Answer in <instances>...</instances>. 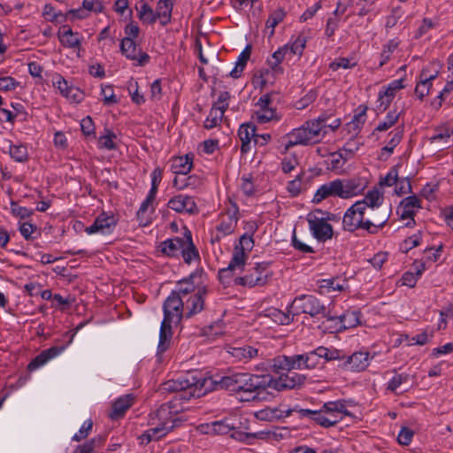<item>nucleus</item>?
<instances>
[{"label": "nucleus", "mask_w": 453, "mask_h": 453, "mask_svg": "<svg viewBox=\"0 0 453 453\" xmlns=\"http://www.w3.org/2000/svg\"><path fill=\"white\" fill-rule=\"evenodd\" d=\"M238 136L242 142L241 152L246 154L250 150L251 139L255 141L256 127L251 123H244L241 125L238 130Z\"/></svg>", "instance_id": "obj_26"}, {"label": "nucleus", "mask_w": 453, "mask_h": 453, "mask_svg": "<svg viewBox=\"0 0 453 453\" xmlns=\"http://www.w3.org/2000/svg\"><path fill=\"white\" fill-rule=\"evenodd\" d=\"M296 357L297 355L278 356L273 359H269L268 365L272 366V372L281 374L284 371L290 372L292 370H298Z\"/></svg>", "instance_id": "obj_19"}, {"label": "nucleus", "mask_w": 453, "mask_h": 453, "mask_svg": "<svg viewBox=\"0 0 453 453\" xmlns=\"http://www.w3.org/2000/svg\"><path fill=\"white\" fill-rule=\"evenodd\" d=\"M173 7V0H159L157 3L156 16L160 20L162 26L167 25L171 21V14Z\"/></svg>", "instance_id": "obj_32"}, {"label": "nucleus", "mask_w": 453, "mask_h": 453, "mask_svg": "<svg viewBox=\"0 0 453 453\" xmlns=\"http://www.w3.org/2000/svg\"><path fill=\"white\" fill-rule=\"evenodd\" d=\"M19 231L26 240L35 239L36 236H34L33 234L35 233L39 234L37 227L28 222L21 224V226H19Z\"/></svg>", "instance_id": "obj_61"}, {"label": "nucleus", "mask_w": 453, "mask_h": 453, "mask_svg": "<svg viewBox=\"0 0 453 453\" xmlns=\"http://www.w3.org/2000/svg\"><path fill=\"white\" fill-rule=\"evenodd\" d=\"M420 202V199L415 195L403 199L400 203V208L402 209L400 214L401 219H411L412 223H415L414 216L416 214V209L421 208Z\"/></svg>", "instance_id": "obj_24"}, {"label": "nucleus", "mask_w": 453, "mask_h": 453, "mask_svg": "<svg viewBox=\"0 0 453 453\" xmlns=\"http://www.w3.org/2000/svg\"><path fill=\"white\" fill-rule=\"evenodd\" d=\"M238 219V208L234 205L232 211L228 210L221 214L220 223L216 227L217 231L224 236L231 234L234 231Z\"/></svg>", "instance_id": "obj_21"}, {"label": "nucleus", "mask_w": 453, "mask_h": 453, "mask_svg": "<svg viewBox=\"0 0 453 453\" xmlns=\"http://www.w3.org/2000/svg\"><path fill=\"white\" fill-rule=\"evenodd\" d=\"M10 156L17 162L24 163L28 159V151L23 144H10Z\"/></svg>", "instance_id": "obj_42"}, {"label": "nucleus", "mask_w": 453, "mask_h": 453, "mask_svg": "<svg viewBox=\"0 0 453 453\" xmlns=\"http://www.w3.org/2000/svg\"><path fill=\"white\" fill-rule=\"evenodd\" d=\"M413 434V432L410 428L405 426L402 427L397 436L399 444L408 446L411 442Z\"/></svg>", "instance_id": "obj_64"}, {"label": "nucleus", "mask_w": 453, "mask_h": 453, "mask_svg": "<svg viewBox=\"0 0 453 453\" xmlns=\"http://www.w3.org/2000/svg\"><path fill=\"white\" fill-rule=\"evenodd\" d=\"M317 119H322L323 125L322 127V134H324V136L327 133V129L331 131H335L340 126H341V119H334L332 122H329V117L326 114H321Z\"/></svg>", "instance_id": "obj_57"}, {"label": "nucleus", "mask_w": 453, "mask_h": 453, "mask_svg": "<svg viewBox=\"0 0 453 453\" xmlns=\"http://www.w3.org/2000/svg\"><path fill=\"white\" fill-rule=\"evenodd\" d=\"M93 427V421L91 419L86 420L81 427L80 428L79 432L75 434L73 437V440L75 441H80L85 438H87L91 432Z\"/></svg>", "instance_id": "obj_60"}, {"label": "nucleus", "mask_w": 453, "mask_h": 453, "mask_svg": "<svg viewBox=\"0 0 453 453\" xmlns=\"http://www.w3.org/2000/svg\"><path fill=\"white\" fill-rule=\"evenodd\" d=\"M271 104L272 99L269 94H265L259 98L257 104L259 106V110L255 113L256 119L259 123H267L277 119L276 111L271 106Z\"/></svg>", "instance_id": "obj_18"}, {"label": "nucleus", "mask_w": 453, "mask_h": 453, "mask_svg": "<svg viewBox=\"0 0 453 453\" xmlns=\"http://www.w3.org/2000/svg\"><path fill=\"white\" fill-rule=\"evenodd\" d=\"M306 45V39L304 36L299 35L296 38V40L292 42L290 47L288 46V52L293 55H297L299 57L302 56L303 51Z\"/></svg>", "instance_id": "obj_55"}, {"label": "nucleus", "mask_w": 453, "mask_h": 453, "mask_svg": "<svg viewBox=\"0 0 453 453\" xmlns=\"http://www.w3.org/2000/svg\"><path fill=\"white\" fill-rule=\"evenodd\" d=\"M365 187L359 179H337L321 185L314 195L313 202L319 203L331 196L348 199L360 194Z\"/></svg>", "instance_id": "obj_3"}, {"label": "nucleus", "mask_w": 453, "mask_h": 453, "mask_svg": "<svg viewBox=\"0 0 453 453\" xmlns=\"http://www.w3.org/2000/svg\"><path fill=\"white\" fill-rule=\"evenodd\" d=\"M192 159L193 157H189V155L174 158L172 165L173 173L182 177L187 175L192 168Z\"/></svg>", "instance_id": "obj_34"}, {"label": "nucleus", "mask_w": 453, "mask_h": 453, "mask_svg": "<svg viewBox=\"0 0 453 453\" xmlns=\"http://www.w3.org/2000/svg\"><path fill=\"white\" fill-rule=\"evenodd\" d=\"M65 349V345L62 346H52L47 349L42 350L39 355H37L32 361L28 364L27 369L29 371H35L39 367L44 365L52 358L58 356L62 353Z\"/></svg>", "instance_id": "obj_20"}, {"label": "nucleus", "mask_w": 453, "mask_h": 453, "mask_svg": "<svg viewBox=\"0 0 453 453\" xmlns=\"http://www.w3.org/2000/svg\"><path fill=\"white\" fill-rule=\"evenodd\" d=\"M325 125L322 119H314L305 121L300 127L293 129L288 134V142L286 149L296 145L316 144L323 140L322 127Z\"/></svg>", "instance_id": "obj_5"}, {"label": "nucleus", "mask_w": 453, "mask_h": 453, "mask_svg": "<svg viewBox=\"0 0 453 453\" xmlns=\"http://www.w3.org/2000/svg\"><path fill=\"white\" fill-rule=\"evenodd\" d=\"M251 50L250 46H247L239 55L238 59L235 63L234 68L229 73V75L234 78L237 79L242 75V73L243 72L246 64L248 60L250 58Z\"/></svg>", "instance_id": "obj_37"}, {"label": "nucleus", "mask_w": 453, "mask_h": 453, "mask_svg": "<svg viewBox=\"0 0 453 453\" xmlns=\"http://www.w3.org/2000/svg\"><path fill=\"white\" fill-rule=\"evenodd\" d=\"M390 218V209L375 207L366 209L364 213V230L375 234L384 227Z\"/></svg>", "instance_id": "obj_9"}, {"label": "nucleus", "mask_w": 453, "mask_h": 453, "mask_svg": "<svg viewBox=\"0 0 453 453\" xmlns=\"http://www.w3.org/2000/svg\"><path fill=\"white\" fill-rule=\"evenodd\" d=\"M285 15L283 9H277L270 14L266 20V27L271 28L270 35L274 34L275 27L283 20Z\"/></svg>", "instance_id": "obj_45"}, {"label": "nucleus", "mask_w": 453, "mask_h": 453, "mask_svg": "<svg viewBox=\"0 0 453 453\" xmlns=\"http://www.w3.org/2000/svg\"><path fill=\"white\" fill-rule=\"evenodd\" d=\"M291 413L290 409L280 410L279 408H265L255 413L257 419L265 421L278 420L285 417H288Z\"/></svg>", "instance_id": "obj_31"}, {"label": "nucleus", "mask_w": 453, "mask_h": 453, "mask_svg": "<svg viewBox=\"0 0 453 453\" xmlns=\"http://www.w3.org/2000/svg\"><path fill=\"white\" fill-rule=\"evenodd\" d=\"M360 312L357 311H346L342 315L339 317H334V319H338L342 324V326L344 328H351L357 326L359 321Z\"/></svg>", "instance_id": "obj_40"}, {"label": "nucleus", "mask_w": 453, "mask_h": 453, "mask_svg": "<svg viewBox=\"0 0 453 453\" xmlns=\"http://www.w3.org/2000/svg\"><path fill=\"white\" fill-rule=\"evenodd\" d=\"M382 201L383 196H381L380 191L378 189H372L365 195L363 200L357 201L356 203L364 205L363 210L365 211L368 208L375 209V207H382Z\"/></svg>", "instance_id": "obj_36"}, {"label": "nucleus", "mask_w": 453, "mask_h": 453, "mask_svg": "<svg viewBox=\"0 0 453 453\" xmlns=\"http://www.w3.org/2000/svg\"><path fill=\"white\" fill-rule=\"evenodd\" d=\"M168 207L177 212L198 213V208L194 198L188 196L178 195L172 197L168 202Z\"/></svg>", "instance_id": "obj_16"}, {"label": "nucleus", "mask_w": 453, "mask_h": 453, "mask_svg": "<svg viewBox=\"0 0 453 453\" xmlns=\"http://www.w3.org/2000/svg\"><path fill=\"white\" fill-rule=\"evenodd\" d=\"M185 300L171 292L163 304L164 319L159 332L158 351L165 352L173 336L172 324L181 320L185 314Z\"/></svg>", "instance_id": "obj_1"}, {"label": "nucleus", "mask_w": 453, "mask_h": 453, "mask_svg": "<svg viewBox=\"0 0 453 453\" xmlns=\"http://www.w3.org/2000/svg\"><path fill=\"white\" fill-rule=\"evenodd\" d=\"M218 382V377L203 378L197 380L192 378V381L188 379H177L164 383L163 388L170 392H182L183 397L199 398L210 391L219 389Z\"/></svg>", "instance_id": "obj_4"}, {"label": "nucleus", "mask_w": 453, "mask_h": 453, "mask_svg": "<svg viewBox=\"0 0 453 453\" xmlns=\"http://www.w3.org/2000/svg\"><path fill=\"white\" fill-rule=\"evenodd\" d=\"M394 97L389 96L388 92H385L383 89L380 91L377 100L376 111L378 112H384L390 105Z\"/></svg>", "instance_id": "obj_52"}, {"label": "nucleus", "mask_w": 453, "mask_h": 453, "mask_svg": "<svg viewBox=\"0 0 453 453\" xmlns=\"http://www.w3.org/2000/svg\"><path fill=\"white\" fill-rule=\"evenodd\" d=\"M254 247V240L250 234H244L240 239L239 242L235 244L234 250L237 251H242L244 254H248Z\"/></svg>", "instance_id": "obj_46"}, {"label": "nucleus", "mask_w": 453, "mask_h": 453, "mask_svg": "<svg viewBox=\"0 0 453 453\" xmlns=\"http://www.w3.org/2000/svg\"><path fill=\"white\" fill-rule=\"evenodd\" d=\"M245 274L242 277H235L234 283L235 285L253 288L256 286L265 285L272 276L270 271V263L261 262L254 265L249 264L244 270Z\"/></svg>", "instance_id": "obj_6"}, {"label": "nucleus", "mask_w": 453, "mask_h": 453, "mask_svg": "<svg viewBox=\"0 0 453 453\" xmlns=\"http://www.w3.org/2000/svg\"><path fill=\"white\" fill-rule=\"evenodd\" d=\"M114 138H116L115 134L110 130H107V134L101 136L98 140L99 147L109 150L116 149V144L113 142Z\"/></svg>", "instance_id": "obj_56"}, {"label": "nucleus", "mask_w": 453, "mask_h": 453, "mask_svg": "<svg viewBox=\"0 0 453 453\" xmlns=\"http://www.w3.org/2000/svg\"><path fill=\"white\" fill-rule=\"evenodd\" d=\"M150 425L153 427L146 430L140 437L141 443L147 444L166 435L181 421L176 417L168 404H162L150 415Z\"/></svg>", "instance_id": "obj_2"}, {"label": "nucleus", "mask_w": 453, "mask_h": 453, "mask_svg": "<svg viewBox=\"0 0 453 453\" xmlns=\"http://www.w3.org/2000/svg\"><path fill=\"white\" fill-rule=\"evenodd\" d=\"M258 348L245 345L242 347H230L228 353L238 361L247 362L259 355Z\"/></svg>", "instance_id": "obj_29"}, {"label": "nucleus", "mask_w": 453, "mask_h": 453, "mask_svg": "<svg viewBox=\"0 0 453 453\" xmlns=\"http://www.w3.org/2000/svg\"><path fill=\"white\" fill-rule=\"evenodd\" d=\"M134 399V398L131 394L125 395L118 398L112 403V409L109 414V417L111 419H119L122 418L125 412L132 406Z\"/></svg>", "instance_id": "obj_27"}, {"label": "nucleus", "mask_w": 453, "mask_h": 453, "mask_svg": "<svg viewBox=\"0 0 453 453\" xmlns=\"http://www.w3.org/2000/svg\"><path fill=\"white\" fill-rule=\"evenodd\" d=\"M115 224L116 220L113 216H108L105 213H102L95 219L91 226L86 228V232L88 234L96 233L108 234Z\"/></svg>", "instance_id": "obj_23"}, {"label": "nucleus", "mask_w": 453, "mask_h": 453, "mask_svg": "<svg viewBox=\"0 0 453 453\" xmlns=\"http://www.w3.org/2000/svg\"><path fill=\"white\" fill-rule=\"evenodd\" d=\"M318 348L319 355L321 356L323 365L329 361L344 359V355L339 349L334 348L328 349L324 346H319Z\"/></svg>", "instance_id": "obj_41"}, {"label": "nucleus", "mask_w": 453, "mask_h": 453, "mask_svg": "<svg viewBox=\"0 0 453 453\" xmlns=\"http://www.w3.org/2000/svg\"><path fill=\"white\" fill-rule=\"evenodd\" d=\"M218 387L219 389H226L233 392H237V381L239 380V372L233 373L227 376L218 378Z\"/></svg>", "instance_id": "obj_39"}, {"label": "nucleus", "mask_w": 453, "mask_h": 453, "mask_svg": "<svg viewBox=\"0 0 453 453\" xmlns=\"http://www.w3.org/2000/svg\"><path fill=\"white\" fill-rule=\"evenodd\" d=\"M398 42L395 40H390L387 44L384 45L383 50L380 53V61L379 66H383L391 58V54L397 49Z\"/></svg>", "instance_id": "obj_48"}, {"label": "nucleus", "mask_w": 453, "mask_h": 453, "mask_svg": "<svg viewBox=\"0 0 453 453\" xmlns=\"http://www.w3.org/2000/svg\"><path fill=\"white\" fill-rule=\"evenodd\" d=\"M403 88H405L403 79H398L391 81L387 87L383 88V90L395 98L396 92Z\"/></svg>", "instance_id": "obj_63"}, {"label": "nucleus", "mask_w": 453, "mask_h": 453, "mask_svg": "<svg viewBox=\"0 0 453 453\" xmlns=\"http://www.w3.org/2000/svg\"><path fill=\"white\" fill-rule=\"evenodd\" d=\"M325 412H323V410L316 411V414L312 417V420L316 421L318 424L324 427H330L334 426L339 422V418L330 419L329 418L326 417Z\"/></svg>", "instance_id": "obj_53"}, {"label": "nucleus", "mask_w": 453, "mask_h": 453, "mask_svg": "<svg viewBox=\"0 0 453 453\" xmlns=\"http://www.w3.org/2000/svg\"><path fill=\"white\" fill-rule=\"evenodd\" d=\"M248 254L242 251L234 250L232 258L226 268L219 271V280L226 284L229 283V279L233 278L236 271H244Z\"/></svg>", "instance_id": "obj_11"}, {"label": "nucleus", "mask_w": 453, "mask_h": 453, "mask_svg": "<svg viewBox=\"0 0 453 453\" xmlns=\"http://www.w3.org/2000/svg\"><path fill=\"white\" fill-rule=\"evenodd\" d=\"M207 294L206 287H200L196 292L185 299V314L186 319H190L194 315L201 312L204 309V296Z\"/></svg>", "instance_id": "obj_14"}, {"label": "nucleus", "mask_w": 453, "mask_h": 453, "mask_svg": "<svg viewBox=\"0 0 453 453\" xmlns=\"http://www.w3.org/2000/svg\"><path fill=\"white\" fill-rule=\"evenodd\" d=\"M342 367L352 372H362L369 365L368 352H355L350 356L345 357Z\"/></svg>", "instance_id": "obj_17"}, {"label": "nucleus", "mask_w": 453, "mask_h": 453, "mask_svg": "<svg viewBox=\"0 0 453 453\" xmlns=\"http://www.w3.org/2000/svg\"><path fill=\"white\" fill-rule=\"evenodd\" d=\"M267 375L258 376L246 372H239V380L237 381V392H255L260 389H265L267 386Z\"/></svg>", "instance_id": "obj_13"}, {"label": "nucleus", "mask_w": 453, "mask_h": 453, "mask_svg": "<svg viewBox=\"0 0 453 453\" xmlns=\"http://www.w3.org/2000/svg\"><path fill=\"white\" fill-rule=\"evenodd\" d=\"M101 94L104 97V104L106 105L115 104L118 100L115 96L113 88L111 85L102 86Z\"/></svg>", "instance_id": "obj_59"}, {"label": "nucleus", "mask_w": 453, "mask_h": 453, "mask_svg": "<svg viewBox=\"0 0 453 453\" xmlns=\"http://www.w3.org/2000/svg\"><path fill=\"white\" fill-rule=\"evenodd\" d=\"M321 410H323V412L335 417V413H343L345 406L340 402L326 403Z\"/></svg>", "instance_id": "obj_58"}, {"label": "nucleus", "mask_w": 453, "mask_h": 453, "mask_svg": "<svg viewBox=\"0 0 453 453\" xmlns=\"http://www.w3.org/2000/svg\"><path fill=\"white\" fill-rule=\"evenodd\" d=\"M291 307L297 312L309 314L311 317L320 316L328 320L334 319V317L326 311V307L314 296L303 295L296 297Z\"/></svg>", "instance_id": "obj_8"}, {"label": "nucleus", "mask_w": 453, "mask_h": 453, "mask_svg": "<svg viewBox=\"0 0 453 453\" xmlns=\"http://www.w3.org/2000/svg\"><path fill=\"white\" fill-rule=\"evenodd\" d=\"M409 380V375L406 373H396L393 376V378L389 380L387 388L394 393H397L398 388L403 383L407 382Z\"/></svg>", "instance_id": "obj_50"}, {"label": "nucleus", "mask_w": 453, "mask_h": 453, "mask_svg": "<svg viewBox=\"0 0 453 453\" xmlns=\"http://www.w3.org/2000/svg\"><path fill=\"white\" fill-rule=\"evenodd\" d=\"M138 12L140 19L143 22L153 24L157 20L156 13H154L152 8L145 2H142L141 8Z\"/></svg>", "instance_id": "obj_47"}, {"label": "nucleus", "mask_w": 453, "mask_h": 453, "mask_svg": "<svg viewBox=\"0 0 453 453\" xmlns=\"http://www.w3.org/2000/svg\"><path fill=\"white\" fill-rule=\"evenodd\" d=\"M58 35L64 47L78 48L81 45V39L78 33H73L68 26L60 27Z\"/></svg>", "instance_id": "obj_30"}, {"label": "nucleus", "mask_w": 453, "mask_h": 453, "mask_svg": "<svg viewBox=\"0 0 453 453\" xmlns=\"http://www.w3.org/2000/svg\"><path fill=\"white\" fill-rule=\"evenodd\" d=\"M334 215L321 210H315L307 215L309 228L315 239L319 242H326L334 235L333 226L327 223L333 219Z\"/></svg>", "instance_id": "obj_7"}, {"label": "nucleus", "mask_w": 453, "mask_h": 453, "mask_svg": "<svg viewBox=\"0 0 453 453\" xmlns=\"http://www.w3.org/2000/svg\"><path fill=\"white\" fill-rule=\"evenodd\" d=\"M185 236L167 239L160 242L159 250L168 257H178L183 248Z\"/></svg>", "instance_id": "obj_28"}, {"label": "nucleus", "mask_w": 453, "mask_h": 453, "mask_svg": "<svg viewBox=\"0 0 453 453\" xmlns=\"http://www.w3.org/2000/svg\"><path fill=\"white\" fill-rule=\"evenodd\" d=\"M364 205L355 203L345 212L342 219L343 229L354 232L357 229H364Z\"/></svg>", "instance_id": "obj_12"}, {"label": "nucleus", "mask_w": 453, "mask_h": 453, "mask_svg": "<svg viewBox=\"0 0 453 453\" xmlns=\"http://www.w3.org/2000/svg\"><path fill=\"white\" fill-rule=\"evenodd\" d=\"M367 107L364 106L361 111L356 114L351 122L348 124L349 129H353V131L357 134L361 128V127L365 122Z\"/></svg>", "instance_id": "obj_51"}, {"label": "nucleus", "mask_w": 453, "mask_h": 453, "mask_svg": "<svg viewBox=\"0 0 453 453\" xmlns=\"http://www.w3.org/2000/svg\"><path fill=\"white\" fill-rule=\"evenodd\" d=\"M347 160V157H342V150L331 153L329 162L327 163L328 168L333 171L340 170L343 167Z\"/></svg>", "instance_id": "obj_49"}, {"label": "nucleus", "mask_w": 453, "mask_h": 453, "mask_svg": "<svg viewBox=\"0 0 453 453\" xmlns=\"http://www.w3.org/2000/svg\"><path fill=\"white\" fill-rule=\"evenodd\" d=\"M224 113L225 112L217 109L215 105H213L207 119L204 121V127L207 129H211L217 127L221 122Z\"/></svg>", "instance_id": "obj_44"}, {"label": "nucleus", "mask_w": 453, "mask_h": 453, "mask_svg": "<svg viewBox=\"0 0 453 453\" xmlns=\"http://www.w3.org/2000/svg\"><path fill=\"white\" fill-rule=\"evenodd\" d=\"M120 50L127 58L137 60L139 65H145L150 59L149 55L145 52H142L132 38L122 39Z\"/></svg>", "instance_id": "obj_15"}, {"label": "nucleus", "mask_w": 453, "mask_h": 453, "mask_svg": "<svg viewBox=\"0 0 453 453\" xmlns=\"http://www.w3.org/2000/svg\"><path fill=\"white\" fill-rule=\"evenodd\" d=\"M433 335V332L428 334L426 331H424L421 334L411 337L408 345H425L430 341Z\"/></svg>", "instance_id": "obj_62"}, {"label": "nucleus", "mask_w": 453, "mask_h": 453, "mask_svg": "<svg viewBox=\"0 0 453 453\" xmlns=\"http://www.w3.org/2000/svg\"><path fill=\"white\" fill-rule=\"evenodd\" d=\"M401 112L396 110L390 111L385 119L379 123L374 131L384 132L392 127L399 119Z\"/></svg>", "instance_id": "obj_43"}, {"label": "nucleus", "mask_w": 453, "mask_h": 453, "mask_svg": "<svg viewBox=\"0 0 453 453\" xmlns=\"http://www.w3.org/2000/svg\"><path fill=\"white\" fill-rule=\"evenodd\" d=\"M319 354V348L303 354H297L298 370H312L323 365L321 356Z\"/></svg>", "instance_id": "obj_22"}, {"label": "nucleus", "mask_w": 453, "mask_h": 453, "mask_svg": "<svg viewBox=\"0 0 453 453\" xmlns=\"http://www.w3.org/2000/svg\"><path fill=\"white\" fill-rule=\"evenodd\" d=\"M241 180V188L243 194L248 196H253L256 193L253 177L250 174L247 176L244 175L242 177Z\"/></svg>", "instance_id": "obj_54"}, {"label": "nucleus", "mask_w": 453, "mask_h": 453, "mask_svg": "<svg viewBox=\"0 0 453 453\" xmlns=\"http://www.w3.org/2000/svg\"><path fill=\"white\" fill-rule=\"evenodd\" d=\"M194 275L191 274L188 278L183 279L177 282V288L172 292L180 296L182 299L188 298L192 294L196 293V286L193 282Z\"/></svg>", "instance_id": "obj_33"}, {"label": "nucleus", "mask_w": 453, "mask_h": 453, "mask_svg": "<svg viewBox=\"0 0 453 453\" xmlns=\"http://www.w3.org/2000/svg\"><path fill=\"white\" fill-rule=\"evenodd\" d=\"M105 441L104 435H97L90 441L79 445L73 453H93L95 449L101 448Z\"/></svg>", "instance_id": "obj_38"}, {"label": "nucleus", "mask_w": 453, "mask_h": 453, "mask_svg": "<svg viewBox=\"0 0 453 453\" xmlns=\"http://www.w3.org/2000/svg\"><path fill=\"white\" fill-rule=\"evenodd\" d=\"M306 379L307 377L303 374L289 372L280 374V376L276 379L267 375L266 380L268 388L281 391L300 387L305 382Z\"/></svg>", "instance_id": "obj_10"}, {"label": "nucleus", "mask_w": 453, "mask_h": 453, "mask_svg": "<svg viewBox=\"0 0 453 453\" xmlns=\"http://www.w3.org/2000/svg\"><path fill=\"white\" fill-rule=\"evenodd\" d=\"M288 53V45H285L278 49L268 59V65L275 74H281L283 68L280 66V63L284 59L285 56Z\"/></svg>", "instance_id": "obj_35"}, {"label": "nucleus", "mask_w": 453, "mask_h": 453, "mask_svg": "<svg viewBox=\"0 0 453 453\" xmlns=\"http://www.w3.org/2000/svg\"><path fill=\"white\" fill-rule=\"evenodd\" d=\"M180 254L187 264H191L193 261L200 259L199 252L192 240L191 232L187 228L185 229L184 245Z\"/></svg>", "instance_id": "obj_25"}]
</instances>
